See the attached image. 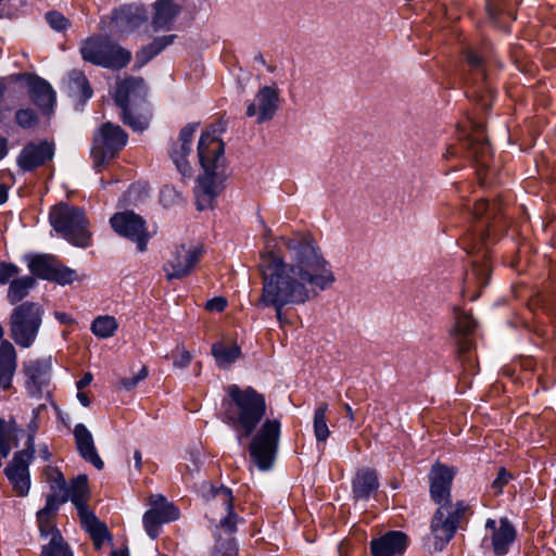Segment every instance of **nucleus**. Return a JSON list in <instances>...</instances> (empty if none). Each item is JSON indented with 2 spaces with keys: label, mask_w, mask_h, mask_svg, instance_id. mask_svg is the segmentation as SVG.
Here are the masks:
<instances>
[{
  "label": "nucleus",
  "mask_w": 556,
  "mask_h": 556,
  "mask_svg": "<svg viewBox=\"0 0 556 556\" xmlns=\"http://www.w3.org/2000/svg\"><path fill=\"white\" fill-rule=\"evenodd\" d=\"M20 430L14 422L0 419V454L7 458L12 446H17V435Z\"/></svg>",
  "instance_id": "36"
},
{
  "label": "nucleus",
  "mask_w": 556,
  "mask_h": 556,
  "mask_svg": "<svg viewBox=\"0 0 556 556\" xmlns=\"http://www.w3.org/2000/svg\"><path fill=\"white\" fill-rule=\"evenodd\" d=\"M226 131V124L223 121H215L201 127L199 139H219Z\"/></svg>",
  "instance_id": "47"
},
{
  "label": "nucleus",
  "mask_w": 556,
  "mask_h": 556,
  "mask_svg": "<svg viewBox=\"0 0 556 556\" xmlns=\"http://www.w3.org/2000/svg\"><path fill=\"white\" fill-rule=\"evenodd\" d=\"M54 154L52 142L30 141L21 151L17 157V165L24 172H30L50 161Z\"/></svg>",
  "instance_id": "18"
},
{
  "label": "nucleus",
  "mask_w": 556,
  "mask_h": 556,
  "mask_svg": "<svg viewBox=\"0 0 556 556\" xmlns=\"http://www.w3.org/2000/svg\"><path fill=\"white\" fill-rule=\"evenodd\" d=\"M58 260L50 254H38L30 257L28 268L37 278L51 280Z\"/></svg>",
  "instance_id": "32"
},
{
  "label": "nucleus",
  "mask_w": 556,
  "mask_h": 556,
  "mask_svg": "<svg viewBox=\"0 0 556 556\" xmlns=\"http://www.w3.org/2000/svg\"><path fill=\"white\" fill-rule=\"evenodd\" d=\"M198 159L204 170L194 189L197 207H212L215 198L224 189L226 180V156L224 141H198Z\"/></svg>",
  "instance_id": "3"
},
{
  "label": "nucleus",
  "mask_w": 556,
  "mask_h": 556,
  "mask_svg": "<svg viewBox=\"0 0 556 556\" xmlns=\"http://www.w3.org/2000/svg\"><path fill=\"white\" fill-rule=\"evenodd\" d=\"M146 20V11L137 5L123 7L113 13L114 27L121 34H128L135 30Z\"/></svg>",
  "instance_id": "27"
},
{
  "label": "nucleus",
  "mask_w": 556,
  "mask_h": 556,
  "mask_svg": "<svg viewBox=\"0 0 556 556\" xmlns=\"http://www.w3.org/2000/svg\"><path fill=\"white\" fill-rule=\"evenodd\" d=\"M501 213V206L497 202H490L485 199L478 200L473 206V215L477 218L485 217L486 226L490 225V220H496L497 215Z\"/></svg>",
  "instance_id": "41"
},
{
  "label": "nucleus",
  "mask_w": 556,
  "mask_h": 556,
  "mask_svg": "<svg viewBox=\"0 0 556 556\" xmlns=\"http://www.w3.org/2000/svg\"><path fill=\"white\" fill-rule=\"evenodd\" d=\"M227 395L222 404L224 421L238 432L239 440L252 435L266 414L264 395L251 387L241 389L237 384L227 388Z\"/></svg>",
  "instance_id": "2"
},
{
  "label": "nucleus",
  "mask_w": 556,
  "mask_h": 556,
  "mask_svg": "<svg viewBox=\"0 0 556 556\" xmlns=\"http://www.w3.org/2000/svg\"><path fill=\"white\" fill-rule=\"evenodd\" d=\"M110 224L117 235L135 242L138 251H146L151 235L140 215L132 211L118 212L110 218Z\"/></svg>",
  "instance_id": "11"
},
{
  "label": "nucleus",
  "mask_w": 556,
  "mask_h": 556,
  "mask_svg": "<svg viewBox=\"0 0 556 556\" xmlns=\"http://www.w3.org/2000/svg\"><path fill=\"white\" fill-rule=\"evenodd\" d=\"M49 219L53 229L71 243L80 248L90 244L89 222L80 208L60 203L51 210Z\"/></svg>",
  "instance_id": "5"
},
{
  "label": "nucleus",
  "mask_w": 556,
  "mask_h": 556,
  "mask_svg": "<svg viewBox=\"0 0 556 556\" xmlns=\"http://www.w3.org/2000/svg\"><path fill=\"white\" fill-rule=\"evenodd\" d=\"M160 202L165 207H172L182 202L181 193L172 186H164L160 193Z\"/></svg>",
  "instance_id": "45"
},
{
  "label": "nucleus",
  "mask_w": 556,
  "mask_h": 556,
  "mask_svg": "<svg viewBox=\"0 0 556 556\" xmlns=\"http://www.w3.org/2000/svg\"><path fill=\"white\" fill-rule=\"evenodd\" d=\"M469 126L472 129V132L467 134L468 137L481 135L480 130H481L482 126L479 123L469 122ZM466 130H467V127H464V135H466Z\"/></svg>",
  "instance_id": "60"
},
{
  "label": "nucleus",
  "mask_w": 556,
  "mask_h": 556,
  "mask_svg": "<svg viewBox=\"0 0 556 556\" xmlns=\"http://www.w3.org/2000/svg\"><path fill=\"white\" fill-rule=\"evenodd\" d=\"M379 480L376 470L361 468L352 480V495L356 501H368L378 491Z\"/></svg>",
  "instance_id": "26"
},
{
  "label": "nucleus",
  "mask_w": 556,
  "mask_h": 556,
  "mask_svg": "<svg viewBox=\"0 0 556 556\" xmlns=\"http://www.w3.org/2000/svg\"><path fill=\"white\" fill-rule=\"evenodd\" d=\"M93 377L91 372H86L77 382L76 388L77 390H83L87 386H89L92 381Z\"/></svg>",
  "instance_id": "59"
},
{
  "label": "nucleus",
  "mask_w": 556,
  "mask_h": 556,
  "mask_svg": "<svg viewBox=\"0 0 556 556\" xmlns=\"http://www.w3.org/2000/svg\"><path fill=\"white\" fill-rule=\"evenodd\" d=\"M39 453L45 460H48L51 457V454L46 445L39 448Z\"/></svg>",
  "instance_id": "64"
},
{
  "label": "nucleus",
  "mask_w": 556,
  "mask_h": 556,
  "mask_svg": "<svg viewBox=\"0 0 556 556\" xmlns=\"http://www.w3.org/2000/svg\"><path fill=\"white\" fill-rule=\"evenodd\" d=\"M281 425L277 419H266L253 435L249 453L253 464L262 471L269 470L277 456Z\"/></svg>",
  "instance_id": "8"
},
{
  "label": "nucleus",
  "mask_w": 556,
  "mask_h": 556,
  "mask_svg": "<svg viewBox=\"0 0 556 556\" xmlns=\"http://www.w3.org/2000/svg\"><path fill=\"white\" fill-rule=\"evenodd\" d=\"M467 61L472 66H479L481 63L480 58L472 51H468L467 53Z\"/></svg>",
  "instance_id": "61"
},
{
  "label": "nucleus",
  "mask_w": 556,
  "mask_h": 556,
  "mask_svg": "<svg viewBox=\"0 0 556 556\" xmlns=\"http://www.w3.org/2000/svg\"><path fill=\"white\" fill-rule=\"evenodd\" d=\"M485 528L491 530V543L495 555H506L509 546L516 539L514 526L507 518H502L498 522L494 519H488Z\"/></svg>",
  "instance_id": "20"
},
{
  "label": "nucleus",
  "mask_w": 556,
  "mask_h": 556,
  "mask_svg": "<svg viewBox=\"0 0 556 556\" xmlns=\"http://www.w3.org/2000/svg\"><path fill=\"white\" fill-rule=\"evenodd\" d=\"M42 314L41 306L33 302H24L13 309L10 332L17 345L24 349L33 345L42 324Z\"/></svg>",
  "instance_id": "9"
},
{
  "label": "nucleus",
  "mask_w": 556,
  "mask_h": 556,
  "mask_svg": "<svg viewBox=\"0 0 556 556\" xmlns=\"http://www.w3.org/2000/svg\"><path fill=\"white\" fill-rule=\"evenodd\" d=\"M226 305H227L226 299L222 298V296H217V298H214V299L207 301L205 307L208 311L222 312L225 309Z\"/></svg>",
  "instance_id": "57"
},
{
  "label": "nucleus",
  "mask_w": 556,
  "mask_h": 556,
  "mask_svg": "<svg viewBox=\"0 0 556 556\" xmlns=\"http://www.w3.org/2000/svg\"><path fill=\"white\" fill-rule=\"evenodd\" d=\"M191 362V355L186 349H180L178 356L174 361V365L179 368L187 367Z\"/></svg>",
  "instance_id": "56"
},
{
  "label": "nucleus",
  "mask_w": 556,
  "mask_h": 556,
  "mask_svg": "<svg viewBox=\"0 0 556 556\" xmlns=\"http://www.w3.org/2000/svg\"><path fill=\"white\" fill-rule=\"evenodd\" d=\"M73 434L76 448L80 457L92 464L97 469L101 470L104 467V463L97 452L92 433L84 424H77L74 428Z\"/></svg>",
  "instance_id": "23"
},
{
  "label": "nucleus",
  "mask_w": 556,
  "mask_h": 556,
  "mask_svg": "<svg viewBox=\"0 0 556 556\" xmlns=\"http://www.w3.org/2000/svg\"><path fill=\"white\" fill-rule=\"evenodd\" d=\"M77 399L83 406L88 407L90 405V400H89L87 393L83 392V390H78Z\"/></svg>",
  "instance_id": "62"
},
{
  "label": "nucleus",
  "mask_w": 556,
  "mask_h": 556,
  "mask_svg": "<svg viewBox=\"0 0 556 556\" xmlns=\"http://www.w3.org/2000/svg\"><path fill=\"white\" fill-rule=\"evenodd\" d=\"M23 367L28 393L34 397L49 396L48 388L52 371L51 356L27 361Z\"/></svg>",
  "instance_id": "14"
},
{
  "label": "nucleus",
  "mask_w": 556,
  "mask_h": 556,
  "mask_svg": "<svg viewBox=\"0 0 556 556\" xmlns=\"http://www.w3.org/2000/svg\"><path fill=\"white\" fill-rule=\"evenodd\" d=\"M118 323L115 317L110 315H101L93 319L90 330L100 339H108L115 334Z\"/></svg>",
  "instance_id": "38"
},
{
  "label": "nucleus",
  "mask_w": 556,
  "mask_h": 556,
  "mask_svg": "<svg viewBox=\"0 0 556 556\" xmlns=\"http://www.w3.org/2000/svg\"><path fill=\"white\" fill-rule=\"evenodd\" d=\"M88 478L86 475H79L72 481L70 489L65 488V495L60 500V504L71 500L77 508L83 528L90 534L94 546L101 548L109 532L105 525L88 510Z\"/></svg>",
  "instance_id": "6"
},
{
  "label": "nucleus",
  "mask_w": 556,
  "mask_h": 556,
  "mask_svg": "<svg viewBox=\"0 0 556 556\" xmlns=\"http://www.w3.org/2000/svg\"><path fill=\"white\" fill-rule=\"evenodd\" d=\"M456 470L454 467H447L435 463L429 472L430 495L439 505H448L451 503V488Z\"/></svg>",
  "instance_id": "16"
},
{
  "label": "nucleus",
  "mask_w": 556,
  "mask_h": 556,
  "mask_svg": "<svg viewBox=\"0 0 556 556\" xmlns=\"http://www.w3.org/2000/svg\"><path fill=\"white\" fill-rule=\"evenodd\" d=\"M42 408H45V405H40L33 410V419L28 424L29 434H28V439L26 442V447L24 450H29V451H31V453H35V434H36L37 430L39 429L38 415Z\"/></svg>",
  "instance_id": "48"
},
{
  "label": "nucleus",
  "mask_w": 556,
  "mask_h": 556,
  "mask_svg": "<svg viewBox=\"0 0 556 556\" xmlns=\"http://www.w3.org/2000/svg\"><path fill=\"white\" fill-rule=\"evenodd\" d=\"M40 556H74L62 535H56L41 547Z\"/></svg>",
  "instance_id": "40"
},
{
  "label": "nucleus",
  "mask_w": 556,
  "mask_h": 556,
  "mask_svg": "<svg viewBox=\"0 0 556 556\" xmlns=\"http://www.w3.org/2000/svg\"><path fill=\"white\" fill-rule=\"evenodd\" d=\"M468 506L458 501L455 504L439 505L431 520V552H441L454 538L460 522L465 518Z\"/></svg>",
  "instance_id": "7"
},
{
  "label": "nucleus",
  "mask_w": 556,
  "mask_h": 556,
  "mask_svg": "<svg viewBox=\"0 0 556 556\" xmlns=\"http://www.w3.org/2000/svg\"><path fill=\"white\" fill-rule=\"evenodd\" d=\"M286 253L273 251L260 256L258 270L262 293L257 305L271 307L280 326L288 323L282 309L308 302L318 291L330 288L336 281L330 263L308 235L281 237Z\"/></svg>",
  "instance_id": "1"
},
{
  "label": "nucleus",
  "mask_w": 556,
  "mask_h": 556,
  "mask_svg": "<svg viewBox=\"0 0 556 556\" xmlns=\"http://www.w3.org/2000/svg\"><path fill=\"white\" fill-rule=\"evenodd\" d=\"M47 481L54 492L65 491L66 481L63 473L56 467H47L45 470Z\"/></svg>",
  "instance_id": "46"
},
{
  "label": "nucleus",
  "mask_w": 556,
  "mask_h": 556,
  "mask_svg": "<svg viewBox=\"0 0 556 556\" xmlns=\"http://www.w3.org/2000/svg\"><path fill=\"white\" fill-rule=\"evenodd\" d=\"M78 280V275L76 270L62 265L59 261L55 266V270L53 271L52 278L50 281H54L59 285H70L74 281Z\"/></svg>",
  "instance_id": "43"
},
{
  "label": "nucleus",
  "mask_w": 556,
  "mask_h": 556,
  "mask_svg": "<svg viewBox=\"0 0 556 556\" xmlns=\"http://www.w3.org/2000/svg\"><path fill=\"white\" fill-rule=\"evenodd\" d=\"M327 412V403H320L314 410L313 428L317 442L325 443L330 435V430L326 420Z\"/></svg>",
  "instance_id": "39"
},
{
  "label": "nucleus",
  "mask_w": 556,
  "mask_h": 556,
  "mask_svg": "<svg viewBox=\"0 0 556 556\" xmlns=\"http://www.w3.org/2000/svg\"><path fill=\"white\" fill-rule=\"evenodd\" d=\"M201 124L198 122L187 123L184 127H181L179 132V139H190L194 136L200 137Z\"/></svg>",
  "instance_id": "55"
},
{
  "label": "nucleus",
  "mask_w": 556,
  "mask_h": 556,
  "mask_svg": "<svg viewBox=\"0 0 556 556\" xmlns=\"http://www.w3.org/2000/svg\"><path fill=\"white\" fill-rule=\"evenodd\" d=\"M16 122L24 128L33 127L37 123L36 113L31 109L20 110L16 113Z\"/></svg>",
  "instance_id": "52"
},
{
  "label": "nucleus",
  "mask_w": 556,
  "mask_h": 556,
  "mask_svg": "<svg viewBox=\"0 0 556 556\" xmlns=\"http://www.w3.org/2000/svg\"><path fill=\"white\" fill-rule=\"evenodd\" d=\"M99 134L101 139H125L127 135L123 131V129L113 123H104L100 129Z\"/></svg>",
  "instance_id": "49"
},
{
  "label": "nucleus",
  "mask_w": 556,
  "mask_h": 556,
  "mask_svg": "<svg viewBox=\"0 0 556 556\" xmlns=\"http://www.w3.org/2000/svg\"><path fill=\"white\" fill-rule=\"evenodd\" d=\"M147 92L142 78H127L117 84L115 90V101L123 111L130 110V104L137 103Z\"/></svg>",
  "instance_id": "24"
},
{
  "label": "nucleus",
  "mask_w": 556,
  "mask_h": 556,
  "mask_svg": "<svg viewBox=\"0 0 556 556\" xmlns=\"http://www.w3.org/2000/svg\"><path fill=\"white\" fill-rule=\"evenodd\" d=\"M476 326L477 324L471 315L465 312L456 313L455 326L452 333L458 346V352L464 356L466 353H469L472 348V342L468 337L475 331Z\"/></svg>",
  "instance_id": "28"
},
{
  "label": "nucleus",
  "mask_w": 556,
  "mask_h": 556,
  "mask_svg": "<svg viewBox=\"0 0 556 556\" xmlns=\"http://www.w3.org/2000/svg\"><path fill=\"white\" fill-rule=\"evenodd\" d=\"M407 547V535L402 531H389L371 540L372 556H402Z\"/></svg>",
  "instance_id": "21"
},
{
  "label": "nucleus",
  "mask_w": 556,
  "mask_h": 556,
  "mask_svg": "<svg viewBox=\"0 0 556 556\" xmlns=\"http://www.w3.org/2000/svg\"><path fill=\"white\" fill-rule=\"evenodd\" d=\"M85 61L108 68H122L126 66L131 53L121 46L105 38H89L80 47Z\"/></svg>",
  "instance_id": "10"
},
{
  "label": "nucleus",
  "mask_w": 556,
  "mask_h": 556,
  "mask_svg": "<svg viewBox=\"0 0 556 556\" xmlns=\"http://www.w3.org/2000/svg\"><path fill=\"white\" fill-rule=\"evenodd\" d=\"M4 330L0 325V390H7L12 384L16 369V351L11 342L2 340Z\"/></svg>",
  "instance_id": "25"
},
{
  "label": "nucleus",
  "mask_w": 556,
  "mask_h": 556,
  "mask_svg": "<svg viewBox=\"0 0 556 556\" xmlns=\"http://www.w3.org/2000/svg\"><path fill=\"white\" fill-rule=\"evenodd\" d=\"M193 141H172L169 156L182 176L191 175V159H193Z\"/></svg>",
  "instance_id": "30"
},
{
  "label": "nucleus",
  "mask_w": 556,
  "mask_h": 556,
  "mask_svg": "<svg viewBox=\"0 0 556 556\" xmlns=\"http://www.w3.org/2000/svg\"><path fill=\"white\" fill-rule=\"evenodd\" d=\"M210 517L218 522L215 549L223 556H236L237 543L232 536L237 530L239 517L233 513L232 492L228 488H219L213 491L210 502Z\"/></svg>",
  "instance_id": "4"
},
{
  "label": "nucleus",
  "mask_w": 556,
  "mask_h": 556,
  "mask_svg": "<svg viewBox=\"0 0 556 556\" xmlns=\"http://www.w3.org/2000/svg\"><path fill=\"white\" fill-rule=\"evenodd\" d=\"M66 87L70 94L74 98L87 100L92 96L91 87L85 74L80 71L75 70L68 74Z\"/></svg>",
  "instance_id": "35"
},
{
  "label": "nucleus",
  "mask_w": 556,
  "mask_h": 556,
  "mask_svg": "<svg viewBox=\"0 0 556 556\" xmlns=\"http://www.w3.org/2000/svg\"><path fill=\"white\" fill-rule=\"evenodd\" d=\"M513 476L505 469L501 468L497 472V477L492 482L491 488L494 490V493L501 494L503 488L511 480Z\"/></svg>",
  "instance_id": "54"
},
{
  "label": "nucleus",
  "mask_w": 556,
  "mask_h": 556,
  "mask_svg": "<svg viewBox=\"0 0 556 556\" xmlns=\"http://www.w3.org/2000/svg\"><path fill=\"white\" fill-rule=\"evenodd\" d=\"M212 354L219 367H229L241 356V349L235 343L216 342L212 346Z\"/></svg>",
  "instance_id": "33"
},
{
  "label": "nucleus",
  "mask_w": 556,
  "mask_h": 556,
  "mask_svg": "<svg viewBox=\"0 0 556 556\" xmlns=\"http://www.w3.org/2000/svg\"><path fill=\"white\" fill-rule=\"evenodd\" d=\"M152 26L155 30H168L180 13V4L174 0H157L154 5Z\"/></svg>",
  "instance_id": "29"
},
{
  "label": "nucleus",
  "mask_w": 556,
  "mask_h": 556,
  "mask_svg": "<svg viewBox=\"0 0 556 556\" xmlns=\"http://www.w3.org/2000/svg\"><path fill=\"white\" fill-rule=\"evenodd\" d=\"M175 35H165L155 38L149 46L141 49L136 55V66L141 67L147 64L152 58L159 54L164 48L172 45Z\"/></svg>",
  "instance_id": "34"
},
{
  "label": "nucleus",
  "mask_w": 556,
  "mask_h": 556,
  "mask_svg": "<svg viewBox=\"0 0 556 556\" xmlns=\"http://www.w3.org/2000/svg\"><path fill=\"white\" fill-rule=\"evenodd\" d=\"M470 151L473 154L476 162L482 167L486 168L489 166L488 157L491 153V144L490 141H471Z\"/></svg>",
  "instance_id": "42"
},
{
  "label": "nucleus",
  "mask_w": 556,
  "mask_h": 556,
  "mask_svg": "<svg viewBox=\"0 0 556 556\" xmlns=\"http://www.w3.org/2000/svg\"><path fill=\"white\" fill-rule=\"evenodd\" d=\"M124 123L128 125L136 135H140L149 126V117L146 115H134L130 110L124 111Z\"/></svg>",
  "instance_id": "44"
},
{
  "label": "nucleus",
  "mask_w": 556,
  "mask_h": 556,
  "mask_svg": "<svg viewBox=\"0 0 556 556\" xmlns=\"http://www.w3.org/2000/svg\"><path fill=\"white\" fill-rule=\"evenodd\" d=\"M473 274L479 276V280L482 285L486 283V277L490 274V268L488 264H483L481 266H473Z\"/></svg>",
  "instance_id": "58"
},
{
  "label": "nucleus",
  "mask_w": 556,
  "mask_h": 556,
  "mask_svg": "<svg viewBox=\"0 0 556 556\" xmlns=\"http://www.w3.org/2000/svg\"><path fill=\"white\" fill-rule=\"evenodd\" d=\"M134 459H135V466L138 470L141 469V466H142V456H141V452L140 451H135L134 453Z\"/></svg>",
  "instance_id": "63"
},
{
  "label": "nucleus",
  "mask_w": 556,
  "mask_h": 556,
  "mask_svg": "<svg viewBox=\"0 0 556 556\" xmlns=\"http://www.w3.org/2000/svg\"><path fill=\"white\" fill-rule=\"evenodd\" d=\"M278 91L269 86L258 90L253 101L247 106V116L255 117L257 123L271 119L278 109Z\"/></svg>",
  "instance_id": "17"
},
{
  "label": "nucleus",
  "mask_w": 556,
  "mask_h": 556,
  "mask_svg": "<svg viewBox=\"0 0 556 556\" xmlns=\"http://www.w3.org/2000/svg\"><path fill=\"white\" fill-rule=\"evenodd\" d=\"M203 248L200 244H181L175 249L170 258L164 264L167 280L182 279L191 274L199 263Z\"/></svg>",
  "instance_id": "13"
},
{
  "label": "nucleus",
  "mask_w": 556,
  "mask_h": 556,
  "mask_svg": "<svg viewBox=\"0 0 556 556\" xmlns=\"http://www.w3.org/2000/svg\"><path fill=\"white\" fill-rule=\"evenodd\" d=\"M46 20L53 29L59 31L66 29L70 25L68 20L63 14L56 11H51L47 13Z\"/></svg>",
  "instance_id": "51"
},
{
  "label": "nucleus",
  "mask_w": 556,
  "mask_h": 556,
  "mask_svg": "<svg viewBox=\"0 0 556 556\" xmlns=\"http://www.w3.org/2000/svg\"><path fill=\"white\" fill-rule=\"evenodd\" d=\"M148 376V369L146 366H143L140 371L132 376L131 378H124L119 381V384L121 387L126 390V391H130L132 390L134 388L137 387V384L142 381L143 379H146Z\"/></svg>",
  "instance_id": "53"
},
{
  "label": "nucleus",
  "mask_w": 556,
  "mask_h": 556,
  "mask_svg": "<svg viewBox=\"0 0 556 556\" xmlns=\"http://www.w3.org/2000/svg\"><path fill=\"white\" fill-rule=\"evenodd\" d=\"M126 141H92L90 156L93 166L99 168L113 160L125 147Z\"/></svg>",
  "instance_id": "31"
},
{
  "label": "nucleus",
  "mask_w": 556,
  "mask_h": 556,
  "mask_svg": "<svg viewBox=\"0 0 556 556\" xmlns=\"http://www.w3.org/2000/svg\"><path fill=\"white\" fill-rule=\"evenodd\" d=\"M34 453L29 450L17 452L5 467V475L20 496L28 494L30 489L29 464Z\"/></svg>",
  "instance_id": "15"
},
{
  "label": "nucleus",
  "mask_w": 556,
  "mask_h": 556,
  "mask_svg": "<svg viewBox=\"0 0 556 556\" xmlns=\"http://www.w3.org/2000/svg\"><path fill=\"white\" fill-rule=\"evenodd\" d=\"M20 274V268L11 263L1 262L0 263V283L5 285L11 282L13 279L17 278Z\"/></svg>",
  "instance_id": "50"
},
{
  "label": "nucleus",
  "mask_w": 556,
  "mask_h": 556,
  "mask_svg": "<svg viewBox=\"0 0 556 556\" xmlns=\"http://www.w3.org/2000/svg\"><path fill=\"white\" fill-rule=\"evenodd\" d=\"M149 506L150 508L144 513L142 522L147 534L154 540L157 538L159 529L163 523L179 518V509L162 494L151 495Z\"/></svg>",
  "instance_id": "12"
},
{
  "label": "nucleus",
  "mask_w": 556,
  "mask_h": 556,
  "mask_svg": "<svg viewBox=\"0 0 556 556\" xmlns=\"http://www.w3.org/2000/svg\"><path fill=\"white\" fill-rule=\"evenodd\" d=\"M59 507L60 498L53 493L47 495L45 507L37 513V526L42 540L52 541L54 536L62 535L55 522Z\"/></svg>",
  "instance_id": "19"
},
{
  "label": "nucleus",
  "mask_w": 556,
  "mask_h": 556,
  "mask_svg": "<svg viewBox=\"0 0 556 556\" xmlns=\"http://www.w3.org/2000/svg\"><path fill=\"white\" fill-rule=\"evenodd\" d=\"M35 278L31 276H24L15 278L10 282L7 299L11 304H16L26 298L29 291L35 286Z\"/></svg>",
  "instance_id": "37"
},
{
  "label": "nucleus",
  "mask_w": 556,
  "mask_h": 556,
  "mask_svg": "<svg viewBox=\"0 0 556 556\" xmlns=\"http://www.w3.org/2000/svg\"><path fill=\"white\" fill-rule=\"evenodd\" d=\"M26 79L34 103L41 110L42 114H50L56 102L55 91L51 85L37 76L27 75Z\"/></svg>",
  "instance_id": "22"
}]
</instances>
